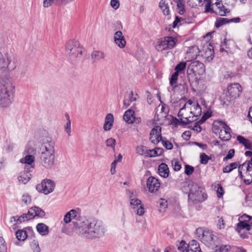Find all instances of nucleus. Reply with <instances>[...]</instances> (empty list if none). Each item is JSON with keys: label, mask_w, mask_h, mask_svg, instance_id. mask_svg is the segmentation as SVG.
Segmentation results:
<instances>
[{"label": "nucleus", "mask_w": 252, "mask_h": 252, "mask_svg": "<svg viewBox=\"0 0 252 252\" xmlns=\"http://www.w3.org/2000/svg\"><path fill=\"white\" fill-rule=\"evenodd\" d=\"M172 4L171 0H161L159 6L164 15L170 14V7Z\"/></svg>", "instance_id": "393cba45"}, {"label": "nucleus", "mask_w": 252, "mask_h": 252, "mask_svg": "<svg viewBox=\"0 0 252 252\" xmlns=\"http://www.w3.org/2000/svg\"><path fill=\"white\" fill-rule=\"evenodd\" d=\"M74 224L80 235L89 239L103 237L107 231L105 224L98 220L80 218L74 222Z\"/></svg>", "instance_id": "f257e3e1"}, {"label": "nucleus", "mask_w": 252, "mask_h": 252, "mask_svg": "<svg viewBox=\"0 0 252 252\" xmlns=\"http://www.w3.org/2000/svg\"><path fill=\"white\" fill-rule=\"evenodd\" d=\"M163 145V146L167 150H171L173 148L172 144L166 140L164 139H162L160 141Z\"/></svg>", "instance_id": "6e6d98bb"}, {"label": "nucleus", "mask_w": 252, "mask_h": 252, "mask_svg": "<svg viewBox=\"0 0 252 252\" xmlns=\"http://www.w3.org/2000/svg\"><path fill=\"white\" fill-rule=\"evenodd\" d=\"M186 64L187 63L186 62H182L178 63L175 68V72H177L178 74H179V73H181L182 71H184L186 68Z\"/></svg>", "instance_id": "79ce46f5"}, {"label": "nucleus", "mask_w": 252, "mask_h": 252, "mask_svg": "<svg viewBox=\"0 0 252 252\" xmlns=\"http://www.w3.org/2000/svg\"><path fill=\"white\" fill-rule=\"evenodd\" d=\"M240 18L239 17H235L231 19H228L226 18H218L217 19L216 21L215 22V26L216 28H220L222 25L231 23H239L240 22Z\"/></svg>", "instance_id": "b1692460"}, {"label": "nucleus", "mask_w": 252, "mask_h": 252, "mask_svg": "<svg viewBox=\"0 0 252 252\" xmlns=\"http://www.w3.org/2000/svg\"><path fill=\"white\" fill-rule=\"evenodd\" d=\"M115 43L120 48H124L126 45V41L121 31L116 32L114 35Z\"/></svg>", "instance_id": "412c9836"}, {"label": "nucleus", "mask_w": 252, "mask_h": 252, "mask_svg": "<svg viewBox=\"0 0 252 252\" xmlns=\"http://www.w3.org/2000/svg\"><path fill=\"white\" fill-rule=\"evenodd\" d=\"M158 211L161 213L164 212L168 206L167 201L164 198H160L158 201Z\"/></svg>", "instance_id": "c9c22d12"}, {"label": "nucleus", "mask_w": 252, "mask_h": 252, "mask_svg": "<svg viewBox=\"0 0 252 252\" xmlns=\"http://www.w3.org/2000/svg\"><path fill=\"white\" fill-rule=\"evenodd\" d=\"M189 111L184 105L179 110L178 116L180 121L176 119V121L182 126H186L188 124L195 121L196 120L194 117L189 114Z\"/></svg>", "instance_id": "2eb2a0df"}, {"label": "nucleus", "mask_w": 252, "mask_h": 252, "mask_svg": "<svg viewBox=\"0 0 252 252\" xmlns=\"http://www.w3.org/2000/svg\"><path fill=\"white\" fill-rule=\"evenodd\" d=\"M213 130L215 133H219V137L222 140L228 141L231 137L230 128L222 121L214 122Z\"/></svg>", "instance_id": "0eeeda50"}, {"label": "nucleus", "mask_w": 252, "mask_h": 252, "mask_svg": "<svg viewBox=\"0 0 252 252\" xmlns=\"http://www.w3.org/2000/svg\"><path fill=\"white\" fill-rule=\"evenodd\" d=\"M79 211V209H71L70 211L67 212L64 216L63 220L64 222L68 223L70 222L72 219L77 217V213Z\"/></svg>", "instance_id": "bb28decb"}, {"label": "nucleus", "mask_w": 252, "mask_h": 252, "mask_svg": "<svg viewBox=\"0 0 252 252\" xmlns=\"http://www.w3.org/2000/svg\"><path fill=\"white\" fill-rule=\"evenodd\" d=\"M16 67L13 56L6 52L2 54L0 52V71H11Z\"/></svg>", "instance_id": "1a4fd4ad"}, {"label": "nucleus", "mask_w": 252, "mask_h": 252, "mask_svg": "<svg viewBox=\"0 0 252 252\" xmlns=\"http://www.w3.org/2000/svg\"><path fill=\"white\" fill-rule=\"evenodd\" d=\"M31 248L32 250V252H40V249L39 246V244L37 241H33L31 243Z\"/></svg>", "instance_id": "603ef678"}, {"label": "nucleus", "mask_w": 252, "mask_h": 252, "mask_svg": "<svg viewBox=\"0 0 252 252\" xmlns=\"http://www.w3.org/2000/svg\"><path fill=\"white\" fill-rule=\"evenodd\" d=\"M22 200L25 204L29 203L31 201V197L29 195H23Z\"/></svg>", "instance_id": "774afa93"}, {"label": "nucleus", "mask_w": 252, "mask_h": 252, "mask_svg": "<svg viewBox=\"0 0 252 252\" xmlns=\"http://www.w3.org/2000/svg\"><path fill=\"white\" fill-rule=\"evenodd\" d=\"M237 140L240 144H242L246 149L252 150V142L250 140L240 135L237 137Z\"/></svg>", "instance_id": "7c9ffc66"}, {"label": "nucleus", "mask_w": 252, "mask_h": 252, "mask_svg": "<svg viewBox=\"0 0 252 252\" xmlns=\"http://www.w3.org/2000/svg\"><path fill=\"white\" fill-rule=\"evenodd\" d=\"M214 53L213 48H211V47L207 48L206 51V56L205 57V58L208 60L209 59L212 60L214 57Z\"/></svg>", "instance_id": "5fc2aeb1"}, {"label": "nucleus", "mask_w": 252, "mask_h": 252, "mask_svg": "<svg viewBox=\"0 0 252 252\" xmlns=\"http://www.w3.org/2000/svg\"><path fill=\"white\" fill-rule=\"evenodd\" d=\"M166 106L164 104L159 105L157 108L156 114L158 116L160 115L161 117H165L166 116L167 112L165 111Z\"/></svg>", "instance_id": "4c0bfd02"}, {"label": "nucleus", "mask_w": 252, "mask_h": 252, "mask_svg": "<svg viewBox=\"0 0 252 252\" xmlns=\"http://www.w3.org/2000/svg\"><path fill=\"white\" fill-rule=\"evenodd\" d=\"M137 212L136 214L139 216H142L144 213V208L142 205H141V204L140 205H139L138 207L137 208Z\"/></svg>", "instance_id": "69168bd1"}, {"label": "nucleus", "mask_w": 252, "mask_h": 252, "mask_svg": "<svg viewBox=\"0 0 252 252\" xmlns=\"http://www.w3.org/2000/svg\"><path fill=\"white\" fill-rule=\"evenodd\" d=\"M196 234L198 238L208 247L213 248L215 245V240L217 237L211 230L201 228L196 230Z\"/></svg>", "instance_id": "9d476101"}, {"label": "nucleus", "mask_w": 252, "mask_h": 252, "mask_svg": "<svg viewBox=\"0 0 252 252\" xmlns=\"http://www.w3.org/2000/svg\"><path fill=\"white\" fill-rule=\"evenodd\" d=\"M242 91V87L238 83H233L227 87V91L225 94L221 96L223 99V103L228 104L239 97Z\"/></svg>", "instance_id": "6e6552de"}, {"label": "nucleus", "mask_w": 252, "mask_h": 252, "mask_svg": "<svg viewBox=\"0 0 252 252\" xmlns=\"http://www.w3.org/2000/svg\"><path fill=\"white\" fill-rule=\"evenodd\" d=\"M217 196L219 198L221 197L224 194L223 189L220 185H219V187L217 190Z\"/></svg>", "instance_id": "680f3d73"}, {"label": "nucleus", "mask_w": 252, "mask_h": 252, "mask_svg": "<svg viewBox=\"0 0 252 252\" xmlns=\"http://www.w3.org/2000/svg\"><path fill=\"white\" fill-rule=\"evenodd\" d=\"M6 250L4 240L2 237H0V252H6Z\"/></svg>", "instance_id": "4d7b16f0"}, {"label": "nucleus", "mask_w": 252, "mask_h": 252, "mask_svg": "<svg viewBox=\"0 0 252 252\" xmlns=\"http://www.w3.org/2000/svg\"><path fill=\"white\" fill-rule=\"evenodd\" d=\"M106 145L107 147L112 148L113 150H115V147L116 145V140L113 138H110L106 140Z\"/></svg>", "instance_id": "3c124183"}, {"label": "nucleus", "mask_w": 252, "mask_h": 252, "mask_svg": "<svg viewBox=\"0 0 252 252\" xmlns=\"http://www.w3.org/2000/svg\"><path fill=\"white\" fill-rule=\"evenodd\" d=\"M55 182L51 179H45L42 181L40 184L36 185L37 190L45 195L52 192L55 188Z\"/></svg>", "instance_id": "4468645a"}, {"label": "nucleus", "mask_w": 252, "mask_h": 252, "mask_svg": "<svg viewBox=\"0 0 252 252\" xmlns=\"http://www.w3.org/2000/svg\"><path fill=\"white\" fill-rule=\"evenodd\" d=\"M162 139L161 134V127L155 126L151 131L150 134V140L154 144H157Z\"/></svg>", "instance_id": "6ab92c4d"}, {"label": "nucleus", "mask_w": 252, "mask_h": 252, "mask_svg": "<svg viewBox=\"0 0 252 252\" xmlns=\"http://www.w3.org/2000/svg\"><path fill=\"white\" fill-rule=\"evenodd\" d=\"M234 150L231 149L229 151L227 155L224 158L223 160H226L227 159L231 158L234 155Z\"/></svg>", "instance_id": "e2e57ef3"}, {"label": "nucleus", "mask_w": 252, "mask_h": 252, "mask_svg": "<svg viewBox=\"0 0 252 252\" xmlns=\"http://www.w3.org/2000/svg\"><path fill=\"white\" fill-rule=\"evenodd\" d=\"M130 206L132 208L135 209L138 207L139 205L141 204L140 200L137 199L136 197H134L133 199H131L130 200Z\"/></svg>", "instance_id": "a18cd8bd"}, {"label": "nucleus", "mask_w": 252, "mask_h": 252, "mask_svg": "<svg viewBox=\"0 0 252 252\" xmlns=\"http://www.w3.org/2000/svg\"><path fill=\"white\" fill-rule=\"evenodd\" d=\"M188 252H202L199 244L196 240L190 241L188 246Z\"/></svg>", "instance_id": "c756f323"}, {"label": "nucleus", "mask_w": 252, "mask_h": 252, "mask_svg": "<svg viewBox=\"0 0 252 252\" xmlns=\"http://www.w3.org/2000/svg\"><path fill=\"white\" fill-rule=\"evenodd\" d=\"M146 184L149 191L151 193L157 191L160 187V183L158 180L152 176L148 179Z\"/></svg>", "instance_id": "aec40b11"}, {"label": "nucleus", "mask_w": 252, "mask_h": 252, "mask_svg": "<svg viewBox=\"0 0 252 252\" xmlns=\"http://www.w3.org/2000/svg\"><path fill=\"white\" fill-rule=\"evenodd\" d=\"M34 209H35L36 216H38L39 217H43L45 215V212L40 208L37 207H34Z\"/></svg>", "instance_id": "052dcab7"}, {"label": "nucleus", "mask_w": 252, "mask_h": 252, "mask_svg": "<svg viewBox=\"0 0 252 252\" xmlns=\"http://www.w3.org/2000/svg\"><path fill=\"white\" fill-rule=\"evenodd\" d=\"M179 74L177 72H174L170 78V84L172 88H174L177 86V81Z\"/></svg>", "instance_id": "a19ab883"}, {"label": "nucleus", "mask_w": 252, "mask_h": 252, "mask_svg": "<svg viewBox=\"0 0 252 252\" xmlns=\"http://www.w3.org/2000/svg\"><path fill=\"white\" fill-rule=\"evenodd\" d=\"M169 168L167 164L161 163L158 166V173L163 178H167L169 175Z\"/></svg>", "instance_id": "473e14b6"}, {"label": "nucleus", "mask_w": 252, "mask_h": 252, "mask_svg": "<svg viewBox=\"0 0 252 252\" xmlns=\"http://www.w3.org/2000/svg\"><path fill=\"white\" fill-rule=\"evenodd\" d=\"M185 23V19L182 18H179L178 16L176 17L175 21L173 23V28H175L177 27H179L180 25H183Z\"/></svg>", "instance_id": "49530a36"}, {"label": "nucleus", "mask_w": 252, "mask_h": 252, "mask_svg": "<svg viewBox=\"0 0 252 252\" xmlns=\"http://www.w3.org/2000/svg\"><path fill=\"white\" fill-rule=\"evenodd\" d=\"M189 191L188 194L189 201L194 204L201 203L207 198L205 189L196 184L189 185Z\"/></svg>", "instance_id": "20e7f679"}, {"label": "nucleus", "mask_w": 252, "mask_h": 252, "mask_svg": "<svg viewBox=\"0 0 252 252\" xmlns=\"http://www.w3.org/2000/svg\"><path fill=\"white\" fill-rule=\"evenodd\" d=\"M184 107H186L189 111V114L194 117L197 120L202 113L201 108L199 104L191 99L188 100L184 104Z\"/></svg>", "instance_id": "dca6fc26"}, {"label": "nucleus", "mask_w": 252, "mask_h": 252, "mask_svg": "<svg viewBox=\"0 0 252 252\" xmlns=\"http://www.w3.org/2000/svg\"><path fill=\"white\" fill-rule=\"evenodd\" d=\"M36 150L34 142L33 141H30L25 148L24 154L25 155H33L36 154Z\"/></svg>", "instance_id": "cd10ccee"}, {"label": "nucleus", "mask_w": 252, "mask_h": 252, "mask_svg": "<svg viewBox=\"0 0 252 252\" xmlns=\"http://www.w3.org/2000/svg\"><path fill=\"white\" fill-rule=\"evenodd\" d=\"M36 211L34 209V207L31 208L27 214H23L20 217L15 216L11 218L10 221L11 222H19L20 223L27 220H30L34 218L36 216Z\"/></svg>", "instance_id": "a211bd4d"}, {"label": "nucleus", "mask_w": 252, "mask_h": 252, "mask_svg": "<svg viewBox=\"0 0 252 252\" xmlns=\"http://www.w3.org/2000/svg\"><path fill=\"white\" fill-rule=\"evenodd\" d=\"M33 168L32 166L31 167H25V170L21 172L18 177L19 181L24 184L27 183L31 179V175L30 172L31 171V169Z\"/></svg>", "instance_id": "5701e85b"}, {"label": "nucleus", "mask_w": 252, "mask_h": 252, "mask_svg": "<svg viewBox=\"0 0 252 252\" xmlns=\"http://www.w3.org/2000/svg\"><path fill=\"white\" fill-rule=\"evenodd\" d=\"M105 57V54L103 52L97 50L93 51L91 56V59L93 62H96L100 60L104 59Z\"/></svg>", "instance_id": "2f4dec72"}, {"label": "nucleus", "mask_w": 252, "mask_h": 252, "mask_svg": "<svg viewBox=\"0 0 252 252\" xmlns=\"http://www.w3.org/2000/svg\"><path fill=\"white\" fill-rule=\"evenodd\" d=\"M114 123V117L112 114L109 113L106 115L105 118V122L103 125V129L105 131L110 130Z\"/></svg>", "instance_id": "a878e982"}, {"label": "nucleus", "mask_w": 252, "mask_h": 252, "mask_svg": "<svg viewBox=\"0 0 252 252\" xmlns=\"http://www.w3.org/2000/svg\"><path fill=\"white\" fill-rule=\"evenodd\" d=\"M136 151L139 155L148 157V150L146 146L142 145L138 146L136 147Z\"/></svg>", "instance_id": "e433bc0d"}, {"label": "nucleus", "mask_w": 252, "mask_h": 252, "mask_svg": "<svg viewBox=\"0 0 252 252\" xmlns=\"http://www.w3.org/2000/svg\"><path fill=\"white\" fill-rule=\"evenodd\" d=\"M74 0H56V2L58 5H66Z\"/></svg>", "instance_id": "0e129e2a"}, {"label": "nucleus", "mask_w": 252, "mask_h": 252, "mask_svg": "<svg viewBox=\"0 0 252 252\" xmlns=\"http://www.w3.org/2000/svg\"><path fill=\"white\" fill-rule=\"evenodd\" d=\"M239 173L246 185L252 182V159L247 161L239 167Z\"/></svg>", "instance_id": "f8f14e48"}, {"label": "nucleus", "mask_w": 252, "mask_h": 252, "mask_svg": "<svg viewBox=\"0 0 252 252\" xmlns=\"http://www.w3.org/2000/svg\"><path fill=\"white\" fill-rule=\"evenodd\" d=\"M35 160V157L33 155H27L26 156L22 158L20 161L21 163L27 164L29 165H31Z\"/></svg>", "instance_id": "f704fd0d"}, {"label": "nucleus", "mask_w": 252, "mask_h": 252, "mask_svg": "<svg viewBox=\"0 0 252 252\" xmlns=\"http://www.w3.org/2000/svg\"><path fill=\"white\" fill-rule=\"evenodd\" d=\"M215 252H227L228 250L229 246L227 245H222L218 246L215 244Z\"/></svg>", "instance_id": "de8ad7c7"}, {"label": "nucleus", "mask_w": 252, "mask_h": 252, "mask_svg": "<svg viewBox=\"0 0 252 252\" xmlns=\"http://www.w3.org/2000/svg\"><path fill=\"white\" fill-rule=\"evenodd\" d=\"M194 169L193 166H191L189 165H185V173L187 175H190L192 174V173L194 171Z\"/></svg>", "instance_id": "13d9d810"}, {"label": "nucleus", "mask_w": 252, "mask_h": 252, "mask_svg": "<svg viewBox=\"0 0 252 252\" xmlns=\"http://www.w3.org/2000/svg\"><path fill=\"white\" fill-rule=\"evenodd\" d=\"M200 162L203 164H206L210 159L209 156L204 153L200 154Z\"/></svg>", "instance_id": "8fccbe9b"}, {"label": "nucleus", "mask_w": 252, "mask_h": 252, "mask_svg": "<svg viewBox=\"0 0 252 252\" xmlns=\"http://www.w3.org/2000/svg\"><path fill=\"white\" fill-rule=\"evenodd\" d=\"M162 153V149L155 148L153 150H148V157H154L160 156Z\"/></svg>", "instance_id": "58836bf2"}, {"label": "nucleus", "mask_w": 252, "mask_h": 252, "mask_svg": "<svg viewBox=\"0 0 252 252\" xmlns=\"http://www.w3.org/2000/svg\"><path fill=\"white\" fill-rule=\"evenodd\" d=\"M40 164L46 169H52L55 164V150L54 144L51 141H47L42 144L40 148Z\"/></svg>", "instance_id": "7ed1b4c3"}, {"label": "nucleus", "mask_w": 252, "mask_h": 252, "mask_svg": "<svg viewBox=\"0 0 252 252\" xmlns=\"http://www.w3.org/2000/svg\"><path fill=\"white\" fill-rule=\"evenodd\" d=\"M17 239L19 241H24L27 237V232L23 230H19L16 232Z\"/></svg>", "instance_id": "ea45409f"}, {"label": "nucleus", "mask_w": 252, "mask_h": 252, "mask_svg": "<svg viewBox=\"0 0 252 252\" xmlns=\"http://www.w3.org/2000/svg\"><path fill=\"white\" fill-rule=\"evenodd\" d=\"M192 72L195 75H202L205 72L204 64L199 61H194L190 64L188 69V74Z\"/></svg>", "instance_id": "f3484780"}, {"label": "nucleus", "mask_w": 252, "mask_h": 252, "mask_svg": "<svg viewBox=\"0 0 252 252\" xmlns=\"http://www.w3.org/2000/svg\"><path fill=\"white\" fill-rule=\"evenodd\" d=\"M176 39L172 36H166L158 39L156 42L155 48L158 51L171 49L174 47Z\"/></svg>", "instance_id": "ddd939ff"}, {"label": "nucleus", "mask_w": 252, "mask_h": 252, "mask_svg": "<svg viewBox=\"0 0 252 252\" xmlns=\"http://www.w3.org/2000/svg\"><path fill=\"white\" fill-rule=\"evenodd\" d=\"M177 9L180 14H183L185 12V5L182 0L177 1Z\"/></svg>", "instance_id": "09e8293b"}, {"label": "nucleus", "mask_w": 252, "mask_h": 252, "mask_svg": "<svg viewBox=\"0 0 252 252\" xmlns=\"http://www.w3.org/2000/svg\"><path fill=\"white\" fill-rule=\"evenodd\" d=\"M84 51L79 42L76 40H69L65 44V53L71 59H80Z\"/></svg>", "instance_id": "39448f33"}, {"label": "nucleus", "mask_w": 252, "mask_h": 252, "mask_svg": "<svg viewBox=\"0 0 252 252\" xmlns=\"http://www.w3.org/2000/svg\"><path fill=\"white\" fill-rule=\"evenodd\" d=\"M15 93V85L8 77H0V106H9L12 102Z\"/></svg>", "instance_id": "f03ea898"}, {"label": "nucleus", "mask_w": 252, "mask_h": 252, "mask_svg": "<svg viewBox=\"0 0 252 252\" xmlns=\"http://www.w3.org/2000/svg\"><path fill=\"white\" fill-rule=\"evenodd\" d=\"M172 166L175 171H179L181 168V165L177 159H173L171 161Z\"/></svg>", "instance_id": "864d4df0"}, {"label": "nucleus", "mask_w": 252, "mask_h": 252, "mask_svg": "<svg viewBox=\"0 0 252 252\" xmlns=\"http://www.w3.org/2000/svg\"><path fill=\"white\" fill-rule=\"evenodd\" d=\"M111 5L113 8L117 9L120 6L119 0H111Z\"/></svg>", "instance_id": "338daca9"}, {"label": "nucleus", "mask_w": 252, "mask_h": 252, "mask_svg": "<svg viewBox=\"0 0 252 252\" xmlns=\"http://www.w3.org/2000/svg\"><path fill=\"white\" fill-rule=\"evenodd\" d=\"M200 52L199 49L197 46H193L189 48L187 52V54L185 58L188 61H191L197 58L199 56Z\"/></svg>", "instance_id": "4be33fe9"}, {"label": "nucleus", "mask_w": 252, "mask_h": 252, "mask_svg": "<svg viewBox=\"0 0 252 252\" xmlns=\"http://www.w3.org/2000/svg\"><path fill=\"white\" fill-rule=\"evenodd\" d=\"M65 117L67 119V122L64 126L65 131L68 134V136L71 135V121L70 120L68 114H66Z\"/></svg>", "instance_id": "37998d69"}, {"label": "nucleus", "mask_w": 252, "mask_h": 252, "mask_svg": "<svg viewBox=\"0 0 252 252\" xmlns=\"http://www.w3.org/2000/svg\"><path fill=\"white\" fill-rule=\"evenodd\" d=\"M123 118L128 124H132L135 118L134 111L131 109L126 110L123 116Z\"/></svg>", "instance_id": "c85d7f7f"}, {"label": "nucleus", "mask_w": 252, "mask_h": 252, "mask_svg": "<svg viewBox=\"0 0 252 252\" xmlns=\"http://www.w3.org/2000/svg\"><path fill=\"white\" fill-rule=\"evenodd\" d=\"M239 223L237 224L236 230L240 234L241 238H247L248 234H251L245 231L243 232V230L244 229L247 231L251 230L252 226V217L245 214L239 218Z\"/></svg>", "instance_id": "423d86ee"}, {"label": "nucleus", "mask_w": 252, "mask_h": 252, "mask_svg": "<svg viewBox=\"0 0 252 252\" xmlns=\"http://www.w3.org/2000/svg\"><path fill=\"white\" fill-rule=\"evenodd\" d=\"M36 227L38 232L42 236L46 235L49 233L48 226L43 223L37 224Z\"/></svg>", "instance_id": "72a5a7b5"}, {"label": "nucleus", "mask_w": 252, "mask_h": 252, "mask_svg": "<svg viewBox=\"0 0 252 252\" xmlns=\"http://www.w3.org/2000/svg\"><path fill=\"white\" fill-rule=\"evenodd\" d=\"M188 245L185 241L182 240L178 245V249L181 252H188Z\"/></svg>", "instance_id": "c03bdc74"}, {"label": "nucleus", "mask_w": 252, "mask_h": 252, "mask_svg": "<svg viewBox=\"0 0 252 252\" xmlns=\"http://www.w3.org/2000/svg\"><path fill=\"white\" fill-rule=\"evenodd\" d=\"M218 218L219 219L217 224L218 227L220 229L224 228L225 227L224 220L223 219L222 217H218Z\"/></svg>", "instance_id": "bf43d9fd"}, {"label": "nucleus", "mask_w": 252, "mask_h": 252, "mask_svg": "<svg viewBox=\"0 0 252 252\" xmlns=\"http://www.w3.org/2000/svg\"><path fill=\"white\" fill-rule=\"evenodd\" d=\"M206 2L205 5V12L215 13L220 16H225L230 11V9L223 5L221 1L215 3V7L211 8V0H204Z\"/></svg>", "instance_id": "9b49d317"}]
</instances>
